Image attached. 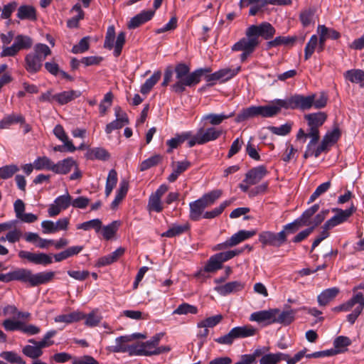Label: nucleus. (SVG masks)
Masks as SVG:
<instances>
[{
    "mask_svg": "<svg viewBox=\"0 0 364 364\" xmlns=\"http://www.w3.org/2000/svg\"><path fill=\"white\" fill-rule=\"evenodd\" d=\"M209 68H200L190 73V68L185 63H178L173 69L177 81L171 86V91L181 94L186 87H193L198 85L203 74L209 73Z\"/></svg>",
    "mask_w": 364,
    "mask_h": 364,
    "instance_id": "obj_1",
    "label": "nucleus"
},
{
    "mask_svg": "<svg viewBox=\"0 0 364 364\" xmlns=\"http://www.w3.org/2000/svg\"><path fill=\"white\" fill-rule=\"evenodd\" d=\"M51 54V50L44 43H36L33 51L27 53L24 58V68L31 74L39 72L43 67L44 60Z\"/></svg>",
    "mask_w": 364,
    "mask_h": 364,
    "instance_id": "obj_2",
    "label": "nucleus"
},
{
    "mask_svg": "<svg viewBox=\"0 0 364 364\" xmlns=\"http://www.w3.org/2000/svg\"><path fill=\"white\" fill-rule=\"evenodd\" d=\"M277 100L274 102V105L266 106H251L246 109H243L235 119L237 122H241L248 119L249 118L256 116H262V117H272L277 114L281 108Z\"/></svg>",
    "mask_w": 364,
    "mask_h": 364,
    "instance_id": "obj_3",
    "label": "nucleus"
},
{
    "mask_svg": "<svg viewBox=\"0 0 364 364\" xmlns=\"http://www.w3.org/2000/svg\"><path fill=\"white\" fill-rule=\"evenodd\" d=\"M355 305L357 306L353 311L346 316L347 321L353 325L364 309V295L362 292L353 294L349 300L338 306H336L333 309V311L347 312Z\"/></svg>",
    "mask_w": 364,
    "mask_h": 364,
    "instance_id": "obj_4",
    "label": "nucleus"
},
{
    "mask_svg": "<svg viewBox=\"0 0 364 364\" xmlns=\"http://www.w3.org/2000/svg\"><path fill=\"white\" fill-rule=\"evenodd\" d=\"M55 275V272L53 271L33 274L31 270L22 268L21 282L28 284L30 287H37L50 282L53 280Z\"/></svg>",
    "mask_w": 364,
    "mask_h": 364,
    "instance_id": "obj_5",
    "label": "nucleus"
},
{
    "mask_svg": "<svg viewBox=\"0 0 364 364\" xmlns=\"http://www.w3.org/2000/svg\"><path fill=\"white\" fill-rule=\"evenodd\" d=\"M277 102L285 109L308 110L313 107L314 95L312 94L308 96L295 95L287 100H277Z\"/></svg>",
    "mask_w": 364,
    "mask_h": 364,
    "instance_id": "obj_6",
    "label": "nucleus"
},
{
    "mask_svg": "<svg viewBox=\"0 0 364 364\" xmlns=\"http://www.w3.org/2000/svg\"><path fill=\"white\" fill-rule=\"evenodd\" d=\"M33 44V39L26 35L18 34L14 38L11 46L4 47L0 53L1 57H14L21 50H28Z\"/></svg>",
    "mask_w": 364,
    "mask_h": 364,
    "instance_id": "obj_7",
    "label": "nucleus"
},
{
    "mask_svg": "<svg viewBox=\"0 0 364 364\" xmlns=\"http://www.w3.org/2000/svg\"><path fill=\"white\" fill-rule=\"evenodd\" d=\"M304 119L309 127V138L313 141H318L320 139L319 127H321L327 119V114L324 112H318L304 115Z\"/></svg>",
    "mask_w": 364,
    "mask_h": 364,
    "instance_id": "obj_8",
    "label": "nucleus"
},
{
    "mask_svg": "<svg viewBox=\"0 0 364 364\" xmlns=\"http://www.w3.org/2000/svg\"><path fill=\"white\" fill-rule=\"evenodd\" d=\"M259 43V40H256L252 36H246L235 43L232 47V50L242 51L240 55V60L245 62L247 57L255 51Z\"/></svg>",
    "mask_w": 364,
    "mask_h": 364,
    "instance_id": "obj_9",
    "label": "nucleus"
},
{
    "mask_svg": "<svg viewBox=\"0 0 364 364\" xmlns=\"http://www.w3.org/2000/svg\"><path fill=\"white\" fill-rule=\"evenodd\" d=\"M276 33L275 28L268 22H263L259 25H252L247 28L245 32L246 36H252L259 40V36L265 40L272 38Z\"/></svg>",
    "mask_w": 364,
    "mask_h": 364,
    "instance_id": "obj_10",
    "label": "nucleus"
},
{
    "mask_svg": "<svg viewBox=\"0 0 364 364\" xmlns=\"http://www.w3.org/2000/svg\"><path fill=\"white\" fill-rule=\"evenodd\" d=\"M171 350L169 346L155 347L149 341L134 345V355L151 356Z\"/></svg>",
    "mask_w": 364,
    "mask_h": 364,
    "instance_id": "obj_11",
    "label": "nucleus"
},
{
    "mask_svg": "<svg viewBox=\"0 0 364 364\" xmlns=\"http://www.w3.org/2000/svg\"><path fill=\"white\" fill-rule=\"evenodd\" d=\"M257 233V230H240L232 237L226 240L225 242L223 243L218 244L216 247L215 250H223L229 247H234L239 243L242 242V241L252 237V236L255 235Z\"/></svg>",
    "mask_w": 364,
    "mask_h": 364,
    "instance_id": "obj_12",
    "label": "nucleus"
},
{
    "mask_svg": "<svg viewBox=\"0 0 364 364\" xmlns=\"http://www.w3.org/2000/svg\"><path fill=\"white\" fill-rule=\"evenodd\" d=\"M237 252H220L212 256L205 266V272H213L222 268L223 262L234 257Z\"/></svg>",
    "mask_w": 364,
    "mask_h": 364,
    "instance_id": "obj_13",
    "label": "nucleus"
},
{
    "mask_svg": "<svg viewBox=\"0 0 364 364\" xmlns=\"http://www.w3.org/2000/svg\"><path fill=\"white\" fill-rule=\"evenodd\" d=\"M19 257L37 265L47 266L53 262L52 255L40 252H19Z\"/></svg>",
    "mask_w": 364,
    "mask_h": 364,
    "instance_id": "obj_14",
    "label": "nucleus"
},
{
    "mask_svg": "<svg viewBox=\"0 0 364 364\" xmlns=\"http://www.w3.org/2000/svg\"><path fill=\"white\" fill-rule=\"evenodd\" d=\"M283 233L273 232L271 231H264L259 235V241L264 245H269L275 247H279L284 242L283 240Z\"/></svg>",
    "mask_w": 364,
    "mask_h": 364,
    "instance_id": "obj_15",
    "label": "nucleus"
},
{
    "mask_svg": "<svg viewBox=\"0 0 364 364\" xmlns=\"http://www.w3.org/2000/svg\"><path fill=\"white\" fill-rule=\"evenodd\" d=\"M277 313H279V309H269L268 310L255 311L250 315V321L259 323H264V325H270L273 323V318H274V314Z\"/></svg>",
    "mask_w": 364,
    "mask_h": 364,
    "instance_id": "obj_16",
    "label": "nucleus"
},
{
    "mask_svg": "<svg viewBox=\"0 0 364 364\" xmlns=\"http://www.w3.org/2000/svg\"><path fill=\"white\" fill-rule=\"evenodd\" d=\"M132 341L129 336H122L115 339V345L109 347V350L114 353H126L128 352L130 355H134V345L129 346L127 343Z\"/></svg>",
    "mask_w": 364,
    "mask_h": 364,
    "instance_id": "obj_17",
    "label": "nucleus"
},
{
    "mask_svg": "<svg viewBox=\"0 0 364 364\" xmlns=\"http://www.w3.org/2000/svg\"><path fill=\"white\" fill-rule=\"evenodd\" d=\"M355 210L356 208L353 205H351L348 209L345 210L341 209H336V210L338 212V213L325 223L326 228H332L345 222L355 211Z\"/></svg>",
    "mask_w": 364,
    "mask_h": 364,
    "instance_id": "obj_18",
    "label": "nucleus"
},
{
    "mask_svg": "<svg viewBox=\"0 0 364 364\" xmlns=\"http://www.w3.org/2000/svg\"><path fill=\"white\" fill-rule=\"evenodd\" d=\"M268 171L263 165L250 169L246 174L244 183L249 185L258 183L267 174Z\"/></svg>",
    "mask_w": 364,
    "mask_h": 364,
    "instance_id": "obj_19",
    "label": "nucleus"
},
{
    "mask_svg": "<svg viewBox=\"0 0 364 364\" xmlns=\"http://www.w3.org/2000/svg\"><path fill=\"white\" fill-rule=\"evenodd\" d=\"M197 133L200 137V141L204 144L218 139L221 136L223 131L214 127H210L207 129L201 127L197 130Z\"/></svg>",
    "mask_w": 364,
    "mask_h": 364,
    "instance_id": "obj_20",
    "label": "nucleus"
},
{
    "mask_svg": "<svg viewBox=\"0 0 364 364\" xmlns=\"http://www.w3.org/2000/svg\"><path fill=\"white\" fill-rule=\"evenodd\" d=\"M245 287L243 283L239 281L228 282L223 285L217 286L215 290L221 296H227L230 294L242 291Z\"/></svg>",
    "mask_w": 364,
    "mask_h": 364,
    "instance_id": "obj_21",
    "label": "nucleus"
},
{
    "mask_svg": "<svg viewBox=\"0 0 364 364\" xmlns=\"http://www.w3.org/2000/svg\"><path fill=\"white\" fill-rule=\"evenodd\" d=\"M155 11L152 10L142 11L133 18L128 23V28L133 29L151 20L154 16Z\"/></svg>",
    "mask_w": 364,
    "mask_h": 364,
    "instance_id": "obj_22",
    "label": "nucleus"
},
{
    "mask_svg": "<svg viewBox=\"0 0 364 364\" xmlns=\"http://www.w3.org/2000/svg\"><path fill=\"white\" fill-rule=\"evenodd\" d=\"M296 309H291L289 311H281L279 309V313L274 314L273 318V323H280L284 326L289 325L294 321L295 318V314H296Z\"/></svg>",
    "mask_w": 364,
    "mask_h": 364,
    "instance_id": "obj_23",
    "label": "nucleus"
},
{
    "mask_svg": "<svg viewBox=\"0 0 364 364\" xmlns=\"http://www.w3.org/2000/svg\"><path fill=\"white\" fill-rule=\"evenodd\" d=\"M191 166V163L187 161H176L172 163L173 171L167 178V180L173 183L176 181L178 177L185 172Z\"/></svg>",
    "mask_w": 364,
    "mask_h": 364,
    "instance_id": "obj_24",
    "label": "nucleus"
},
{
    "mask_svg": "<svg viewBox=\"0 0 364 364\" xmlns=\"http://www.w3.org/2000/svg\"><path fill=\"white\" fill-rule=\"evenodd\" d=\"M53 134L59 140L65 144L68 152L73 153L77 150L73 141L69 140L63 126L60 124L56 125L53 129Z\"/></svg>",
    "mask_w": 364,
    "mask_h": 364,
    "instance_id": "obj_25",
    "label": "nucleus"
},
{
    "mask_svg": "<svg viewBox=\"0 0 364 364\" xmlns=\"http://www.w3.org/2000/svg\"><path fill=\"white\" fill-rule=\"evenodd\" d=\"M73 166H76V161L72 157H68L56 164L54 163L53 172L56 174H67Z\"/></svg>",
    "mask_w": 364,
    "mask_h": 364,
    "instance_id": "obj_26",
    "label": "nucleus"
},
{
    "mask_svg": "<svg viewBox=\"0 0 364 364\" xmlns=\"http://www.w3.org/2000/svg\"><path fill=\"white\" fill-rule=\"evenodd\" d=\"M85 317V314L80 311H75L68 314L58 315L54 318L55 323H65L67 324L77 322Z\"/></svg>",
    "mask_w": 364,
    "mask_h": 364,
    "instance_id": "obj_27",
    "label": "nucleus"
},
{
    "mask_svg": "<svg viewBox=\"0 0 364 364\" xmlns=\"http://www.w3.org/2000/svg\"><path fill=\"white\" fill-rule=\"evenodd\" d=\"M340 290L338 287H332L323 290L317 298L320 306H326L333 301L338 294Z\"/></svg>",
    "mask_w": 364,
    "mask_h": 364,
    "instance_id": "obj_28",
    "label": "nucleus"
},
{
    "mask_svg": "<svg viewBox=\"0 0 364 364\" xmlns=\"http://www.w3.org/2000/svg\"><path fill=\"white\" fill-rule=\"evenodd\" d=\"M80 95L79 91L67 90L54 95V100L59 105H63L80 97Z\"/></svg>",
    "mask_w": 364,
    "mask_h": 364,
    "instance_id": "obj_29",
    "label": "nucleus"
},
{
    "mask_svg": "<svg viewBox=\"0 0 364 364\" xmlns=\"http://www.w3.org/2000/svg\"><path fill=\"white\" fill-rule=\"evenodd\" d=\"M85 157L89 160H102L107 161L109 159L110 155L109 152L104 148L96 147L87 149Z\"/></svg>",
    "mask_w": 364,
    "mask_h": 364,
    "instance_id": "obj_30",
    "label": "nucleus"
},
{
    "mask_svg": "<svg viewBox=\"0 0 364 364\" xmlns=\"http://www.w3.org/2000/svg\"><path fill=\"white\" fill-rule=\"evenodd\" d=\"M119 226L120 222L114 220L107 225L103 227L101 225V229L98 233L102 235L104 239L109 240L114 237Z\"/></svg>",
    "mask_w": 364,
    "mask_h": 364,
    "instance_id": "obj_31",
    "label": "nucleus"
},
{
    "mask_svg": "<svg viewBox=\"0 0 364 364\" xmlns=\"http://www.w3.org/2000/svg\"><path fill=\"white\" fill-rule=\"evenodd\" d=\"M17 17L21 20H36V11L30 5H23L18 9Z\"/></svg>",
    "mask_w": 364,
    "mask_h": 364,
    "instance_id": "obj_32",
    "label": "nucleus"
},
{
    "mask_svg": "<svg viewBox=\"0 0 364 364\" xmlns=\"http://www.w3.org/2000/svg\"><path fill=\"white\" fill-rule=\"evenodd\" d=\"M344 76L346 80L353 83H359L360 87H364V71L360 69L347 70Z\"/></svg>",
    "mask_w": 364,
    "mask_h": 364,
    "instance_id": "obj_33",
    "label": "nucleus"
},
{
    "mask_svg": "<svg viewBox=\"0 0 364 364\" xmlns=\"http://www.w3.org/2000/svg\"><path fill=\"white\" fill-rule=\"evenodd\" d=\"M129 189V183L127 180L123 179L120 181L119 187L117 191L115 198L111 204V208L114 209L119 203L126 196Z\"/></svg>",
    "mask_w": 364,
    "mask_h": 364,
    "instance_id": "obj_34",
    "label": "nucleus"
},
{
    "mask_svg": "<svg viewBox=\"0 0 364 364\" xmlns=\"http://www.w3.org/2000/svg\"><path fill=\"white\" fill-rule=\"evenodd\" d=\"M161 77L160 70L155 71L154 74L141 85L140 92L143 95L148 94L154 86L159 81Z\"/></svg>",
    "mask_w": 364,
    "mask_h": 364,
    "instance_id": "obj_35",
    "label": "nucleus"
},
{
    "mask_svg": "<svg viewBox=\"0 0 364 364\" xmlns=\"http://www.w3.org/2000/svg\"><path fill=\"white\" fill-rule=\"evenodd\" d=\"M234 115V112H231L229 114L224 113L214 114L210 113L205 114L202 117L203 121H208L211 125L216 126L220 124L225 119L232 117Z\"/></svg>",
    "mask_w": 364,
    "mask_h": 364,
    "instance_id": "obj_36",
    "label": "nucleus"
},
{
    "mask_svg": "<svg viewBox=\"0 0 364 364\" xmlns=\"http://www.w3.org/2000/svg\"><path fill=\"white\" fill-rule=\"evenodd\" d=\"M24 117L21 114H11L5 116L0 121V129H8L10 126L17 123H24Z\"/></svg>",
    "mask_w": 364,
    "mask_h": 364,
    "instance_id": "obj_37",
    "label": "nucleus"
},
{
    "mask_svg": "<svg viewBox=\"0 0 364 364\" xmlns=\"http://www.w3.org/2000/svg\"><path fill=\"white\" fill-rule=\"evenodd\" d=\"M235 339L254 336L256 329L251 326H237L231 329Z\"/></svg>",
    "mask_w": 364,
    "mask_h": 364,
    "instance_id": "obj_38",
    "label": "nucleus"
},
{
    "mask_svg": "<svg viewBox=\"0 0 364 364\" xmlns=\"http://www.w3.org/2000/svg\"><path fill=\"white\" fill-rule=\"evenodd\" d=\"M25 238L27 242H31L39 248H48L49 244L53 242L51 240L42 239L36 233L28 232L25 235Z\"/></svg>",
    "mask_w": 364,
    "mask_h": 364,
    "instance_id": "obj_39",
    "label": "nucleus"
},
{
    "mask_svg": "<svg viewBox=\"0 0 364 364\" xmlns=\"http://www.w3.org/2000/svg\"><path fill=\"white\" fill-rule=\"evenodd\" d=\"M205 206L201 200L198 199L190 203V218L193 220H198Z\"/></svg>",
    "mask_w": 364,
    "mask_h": 364,
    "instance_id": "obj_40",
    "label": "nucleus"
},
{
    "mask_svg": "<svg viewBox=\"0 0 364 364\" xmlns=\"http://www.w3.org/2000/svg\"><path fill=\"white\" fill-rule=\"evenodd\" d=\"M36 170H49L53 171L54 162L47 156H39L34 161Z\"/></svg>",
    "mask_w": 364,
    "mask_h": 364,
    "instance_id": "obj_41",
    "label": "nucleus"
},
{
    "mask_svg": "<svg viewBox=\"0 0 364 364\" xmlns=\"http://www.w3.org/2000/svg\"><path fill=\"white\" fill-rule=\"evenodd\" d=\"M319 205L314 204L311 208L306 210L302 215L297 218L303 226H309L311 225V218L318 210Z\"/></svg>",
    "mask_w": 364,
    "mask_h": 364,
    "instance_id": "obj_42",
    "label": "nucleus"
},
{
    "mask_svg": "<svg viewBox=\"0 0 364 364\" xmlns=\"http://www.w3.org/2000/svg\"><path fill=\"white\" fill-rule=\"evenodd\" d=\"M302 227L304 226L300 223V222L297 219H296L292 223L285 225L283 227L282 230L279 232L280 233H283L282 236L284 243L287 242V237L289 235L295 233Z\"/></svg>",
    "mask_w": 364,
    "mask_h": 364,
    "instance_id": "obj_43",
    "label": "nucleus"
},
{
    "mask_svg": "<svg viewBox=\"0 0 364 364\" xmlns=\"http://www.w3.org/2000/svg\"><path fill=\"white\" fill-rule=\"evenodd\" d=\"M286 358L287 354L283 353H268L261 358L259 364H277L279 361Z\"/></svg>",
    "mask_w": 364,
    "mask_h": 364,
    "instance_id": "obj_44",
    "label": "nucleus"
},
{
    "mask_svg": "<svg viewBox=\"0 0 364 364\" xmlns=\"http://www.w3.org/2000/svg\"><path fill=\"white\" fill-rule=\"evenodd\" d=\"M316 13V9L311 7L303 10L300 15L299 19L304 27L309 26L310 24L314 23V16Z\"/></svg>",
    "mask_w": 364,
    "mask_h": 364,
    "instance_id": "obj_45",
    "label": "nucleus"
},
{
    "mask_svg": "<svg viewBox=\"0 0 364 364\" xmlns=\"http://www.w3.org/2000/svg\"><path fill=\"white\" fill-rule=\"evenodd\" d=\"M129 124V119L127 114H123L122 117L116 119L112 122L107 124L105 127V132L107 134H110L112 131L115 129H119L123 127L124 125Z\"/></svg>",
    "mask_w": 364,
    "mask_h": 364,
    "instance_id": "obj_46",
    "label": "nucleus"
},
{
    "mask_svg": "<svg viewBox=\"0 0 364 364\" xmlns=\"http://www.w3.org/2000/svg\"><path fill=\"white\" fill-rule=\"evenodd\" d=\"M118 178H117V173L114 169H111L109 171L107 181H106V185H105V196L108 197L110 193H112V190L115 187L117 183Z\"/></svg>",
    "mask_w": 364,
    "mask_h": 364,
    "instance_id": "obj_47",
    "label": "nucleus"
},
{
    "mask_svg": "<svg viewBox=\"0 0 364 364\" xmlns=\"http://www.w3.org/2000/svg\"><path fill=\"white\" fill-rule=\"evenodd\" d=\"M22 353L26 357L32 359H37L43 355V350H41L37 344L26 345L22 348Z\"/></svg>",
    "mask_w": 364,
    "mask_h": 364,
    "instance_id": "obj_48",
    "label": "nucleus"
},
{
    "mask_svg": "<svg viewBox=\"0 0 364 364\" xmlns=\"http://www.w3.org/2000/svg\"><path fill=\"white\" fill-rule=\"evenodd\" d=\"M296 36H278L267 43L268 48L277 47L280 45H292L296 41Z\"/></svg>",
    "mask_w": 364,
    "mask_h": 364,
    "instance_id": "obj_49",
    "label": "nucleus"
},
{
    "mask_svg": "<svg viewBox=\"0 0 364 364\" xmlns=\"http://www.w3.org/2000/svg\"><path fill=\"white\" fill-rule=\"evenodd\" d=\"M162 156L160 154H155L147 159L144 160L139 165L140 171H144L161 163Z\"/></svg>",
    "mask_w": 364,
    "mask_h": 364,
    "instance_id": "obj_50",
    "label": "nucleus"
},
{
    "mask_svg": "<svg viewBox=\"0 0 364 364\" xmlns=\"http://www.w3.org/2000/svg\"><path fill=\"white\" fill-rule=\"evenodd\" d=\"M0 357L10 363L26 364L23 358L14 351H3Z\"/></svg>",
    "mask_w": 364,
    "mask_h": 364,
    "instance_id": "obj_51",
    "label": "nucleus"
},
{
    "mask_svg": "<svg viewBox=\"0 0 364 364\" xmlns=\"http://www.w3.org/2000/svg\"><path fill=\"white\" fill-rule=\"evenodd\" d=\"M124 252H112L111 254L100 257L97 263V267H103L112 264V262L117 260L119 257L122 255Z\"/></svg>",
    "mask_w": 364,
    "mask_h": 364,
    "instance_id": "obj_52",
    "label": "nucleus"
},
{
    "mask_svg": "<svg viewBox=\"0 0 364 364\" xmlns=\"http://www.w3.org/2000/svg\"><path fill=\"white\" fill-rule=\"evenodd\" d=\"M22 268L16 269L6 274H0V281L9 282L11 281H19L21 282Z\"/></svg>",
    "mask_w": 364,
    "mask_h": 364,
    "instance_id": "obj_53",
    "label": "nucleus"
},
{
    "mask_svg": "<svg viewBox=\"0 0 364 364\" xmlns=\"http://www.w3.org/2000/svg\"><path fill=\"white\" fill-rule=\"evenodd\" d=\"M222 195L220 190H214L205 195H203L200 200L203 202V205L206 207L213 204L217 199Z\"/></svg>",
    "mask_w": 364,
    "mask_h": 364,
    "instance_id": "obj_54",
    "label": "nucleus"
},
{
    "mask_svg": "<svg viewBox=\"0 0 364 364\" xmlns=\"http://www.w3.org/2000/svg\"><path fill=\"white\" fill-rule=\"evenodd\" d=\"M102 222L99 219H92L89 221L84 222L77 225V229L83 230H90L94 229L96 232H99L101 229Z\"/></svg>",
    "mask_w": 364,
    "mask_h": 364,
    "instance_id": "obj_55",
    "label": "nucleus"
},
{
    "mask_svg": "<svg viewBox=\"0 0 364 364\" xmlns=\"http://www.w3.org/2000/svg\"><path fill=\"white\" fill-rule=\"evenodd\" d=\"M351 344V341L348 337L340 336L337 337L333 341V346L336 350H334L337 353L344 352L346 347Z\"/></svg>",
    "mask_w": 364,
    "mask_h": 364,
    "instance_id": "obj_56",
    "label": "nucleus"
},
{
    "mask_svg": "<svg viewBox=\"0 0 364 364\" xmlns=\"http://www.w3.org/2000/svg\"><path fill=\"white\" fill-rule=\"evenodd\" d=\"M198 309L193 305L188 303H183L180 304L173 312V314L186 315L188 314H196Z\"/></svg>",
    "mask_w": 364,
    "mask_h": 364,
    "instance_id": "obj_57",
    "label": "nucleus"
},
{
    "mask_svg": "<svg viewBox=\"0 0 364 364\" xmlns=\"http://www.w3.org/2000/svg\"><path fill=\"white\" fill-rule=\"evenodd\" d=\"M317 46H318V36L316 35H313L304 48V59L306 60L310 58Z\"/></svg>",
    "mask_w": 364,
    "mask_h": 364,
    "instance_id": "obj_58",
    "label": "nucleus"
},
{
    "mask_svg": "<svg viewBox=\"0 0 364 364\" xmlns=\"http://www.w3.org/2000/svg\"><path fill=\"white\" fill-rule=\"evenodd\" d=\"M102 317L97 314L96 311H92L88 314H85V324L89 327L97 326L101 321Z\"/></svg>",
    "mask_w": 364,
    "mask_h": 364,
    "instance_id": "obj_59",
    "label": "nucleus"
},
{
    "mask_svg": "<svg viewBox=\"0 0 364 364\" xmlns=\"http://www.w3.org/2000/svg\"><path fill=\"white\" fill-rule=\"evenodd\" d=\"M187 229L188 226L186 225H173L168 230L164 232L162 234V236L167 237H173L183 233L187 230Z\"/></svg>",
    "mask_w": 364,
    "mask_h": 364,
    "instance_id": "obj_60",
    "label": "nucleus"
},
{
    "mask_svg": "<svg viewBox=\"0 0 364 364\" xmlns=\"http://www.w3.org/2000/svg\"><path fill=\"white\" fill-rule=\"evenodd\" d=\"M223 319V316L220 314L215 315L206 318L205 319L198 323V328L207 327L213 328L218 324Z\"/></svg>",
    "mask_w": 364,
    "mask_h": 364,
    "instance_id": "obj_61",
    "label": "nucleus"
},
{
    "mask_svg": "<svg viewBox=\"0 0 364 364\" xmlns=\"http://www.w3.org/2000/svg\"><path fill=\"white\" fill-rule=\"evenodd\" d=\"M19 171L18 167L14 164L6 165L0 168V178L8 179Z\"/></svg>",
    "mask_w": 364,
    "mask_h": 364,
    "instance_id": "obj_62",
    "label": "nucleus"
},
{
    "mask_svg": "<svg viewBox=\"0 0 364 364\" xmlns=\"http://www.w3.org/2000/svg\"><path fill=\"white\" fill-rule=\"evenodd\" d=\"M231 203L230 201L225 200L223 201L218 207L215 208L213 210L210 211H206L204 213V218L207 219H212L216 218L220 215L223 210L225 209Z\"/></svg>",
    "mask_w": 364,
    "mask_h": 364,
    "instance_id": "obj_63",
    "label": "nucleus"
},
{
    "mask_svg": "<svg viewBox=\"0 0 364 364\" xmlns=\"http://www.w3.org/2000/svg\"><path fill=\"white\" fill-rule=\"evenodd\" d=\"M326 31L327 27L324 25H319L317 28V33L319 35V38H318V53H321L324 50L325 42L328 39L326 36Z\"/></svg>",
    "mask_w": 364,
    "mask_h": 364,
    "instance_id": "obj_64",
    "label": "nucleus"
}]
</instances>
